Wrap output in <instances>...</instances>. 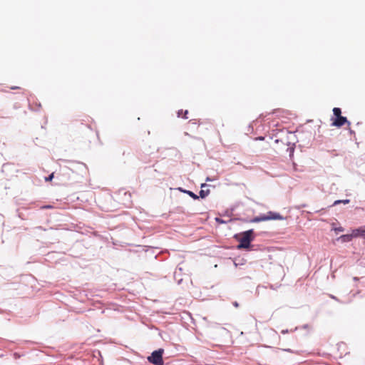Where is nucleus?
I'll list each match as a JSON object with an SVG mask.
<instances>
[{
  "mask_svg": "<svg viewBox=\"0 0 365 365\" xmlns=\"http://www.w3.org/2000/svg\"><path fill=\"white\" fill-rule=\"evenodd\" d=\"M235 238L239 241L237 249H247L250 247V242L253 240V230H249L236 235Z\"/></svg>",
  "mask_w": 365,
  "mask_h": 365,
  "instance_id": "nucleus-1",
  "label": "nucleus"
},
{
  "mask_svg": "<svg viewBox=\"0 0 365 365\" xmlns=\"http://www.w3.org/2000/svg\"><path fill=\"white\" fill-rule=\"evenodd\" d=\"M333 114L334 116L331 118L332 126L340 128L346 123H347L348 125H350L351 123L348 121L347 118L341 116V110L339 108H334Z\"/></svg>",
  "mask_w": 365,
  "mask_h": 365,
  "instance_id": "nucleus-2",
  "label": "nucleus"
},
{
  "mask_svg": "<svg viewBox=\"0 0 365 365\" xmlns=\"http://www.w3.org/2000/svg\"><path fill=\"white\" fill-rule=\"evenodd\" d=\"M164 349H159L158 350L154 351L150 356L148 357V361L155 365H164L163 359V355Z\"/></svg>",
  "mask_w": 365,
  "mask_h": 365,
  "instance_id": "nucleus-3",
  "label": "nucleus"
},
{
  "mask_svg": "<svg viewBox=\"0 0 365 365\" xmlns=\"http://www.w3.org/2000/svg\"><path fill=\"white\" fill-rule=\"evenodd\" d=\"M267 215L269 217V220H281L284 219V217L279 213L272 211L268 212Z\"/></svg>",
  "mask_w": 365,
  "mask_h": 365,
  "instance_id": "nucleus-4",
  "label": "nucleus"
},
{
  "mask_svg": "<svg viewBox=\"0 0 365 365\" xmlns=\"http://www.w3.org/2000/svg\"><path fill=\"white\" fill-rule=\"evenodd\" d=\"M353 239V235L351 234L343 235L339 237L343 242H348L351 241Z\"/></svg>",
  "mask_w": 365,
  "mask_h": 365,
  "instance_id": "nucleus-5",
  "label": "nucleus"
},
{
  "mask_svg": "<svg viewBox=\"0 0 365 365\" xmlns=\"http://www.w3.org/2000/svg\"><path fill=\"white\" fill-rule=\"evenodd\" d=\"M187 113H188V111L187 110H180L178 112V116L180 118H184V119H187L188 118V117L187 115Z\"/></svg>",
  "mask_w": 365,
  "mask_h": 365,
  "instance_id": "nucleus-6",
  "label": "nucleus"
},
{
  "mask_svg": "<svg viewBox=\"0 0 365 365\" xmlns=\"http://www.w3.org/2000/svg\"><path fill=\"white\" fill-rule=\"evenodd\" d=\"M361 230H363V229H356L353 230L351 233V235H353V238L361 236Z\"/></svg>",
  "mask_w": 365,
  "mask_h": 365,
  "instance_id": "nucleus-7",
  "label": "nucleus"
},
{
  "mask_svg": "<svg viewBox=\"0 0 365 365\" xmlns=\"http://www.w3.org/2000/svg\"><path fill=\"white\" fill-rule=\"evenodd\" d=\"M210 193V190H207L206 191H205L204 190H201L199 192L200 194V197H202V198H204L207 195H208V194Z\"/></svg>",
  "mask_w": 365,
  "mask_h": 365,
  "instance_id": "nucleus-8",
  "label": "nucleus"
},
{
  "mask_svg": "<svg viewBox=\"0 0 365 365\" xmlns=\"http://www.w3.org/2000/svg\"><path fill=\"white\" fill-rule=\"evenodd\" d=\"M187 194H188L190 197H192L193 199H195V200L198 199V197H199L197 195H196L195 193H193V192H191V191H187Z\"/></svg>",
  "mask_w": 365,
  "mask_h": 365,
  "instance_id": "nucleus-9",
  "label": "nucleus"
},
{
  "mask_svg": "<svg viewBox=\"0 0 365 365\" xmlns=\"http://www.w3.org/2000/svg\"><path fill=\"white\" fill-rule=\"evenodd\" d=\"M259 217L261 222L262 221H267V220H269V217H267V214L261 215Z\"/></svg>",
  "mask_w": 365,
  "mask_h": 365,
  "instance_id": "nucleus-10",
  "label": "nucleus"
},
{
  "mask_svg": "<svg viewBox=\"0 0 365 365\" xmlns=\"http://www.w3.org/2000/svg\"><path fill=\"white\" fill-rule=\"evenodd\" d=\"M53 177H54V173H51L48 177H46V178H45V180H46V181H51V180H52V179L53 178Z\"/></svg>",
  "mask_w": 365,
  "mask_h": 365,
  "instance_id": "nucleus-11",
  "label": "nucleus"
},
{
  "mask_svg": "<svg viewBox=\"0 0 365 365\" xmlns=\"http://www.w3.org/2000/svg\"><path fill=\"white\" fill-rule=\"evenodd\" d=\"M252 222H261L260 219L259 217H255L254 219H252L251 220Z\"/></svg>",
  "mask_w": 365,
  "mask_h": 365,
  "instance_id": "nucleus-12",
  "label": "nucleus"
},
{
  "mask_svg": "<svg viewBox=\"0 0 365 365\" xmlns=\"http://www.w3.org/2000/svg\"><path fill=\"white\" fill-rule=\"evenodd\" d=\"M335 230H336V232H342L344 230H343V228H342V227H339V228H336V229H335Z\"/></svg>",
  "mask_w": 365,
  "mask_h": 365,
  "instance_id": "nucleus-13",
  "label": "nucleus"
},
{
  "mask_svg": "<svg viewBox=\"0 0 365 365\" xmlns=\"http://www.w3.org/2000/svg\"><path fill=\"white\" fill-rule=\"evenodd\" d=\"M361 236L365 238V230H361Z\"/></svg>",
  "mask_w": 365,
  "mask_h": 365,
  "instance_id": "nucleus-14",
  "label": "nucleus"
},
{
  "mask_svg": "<svg viewBox=\"0 0 365 365\" xmlns=\"http://www.w3.org/2000/svg\"><path fill=\"white\" fill-rule=\"evenodd\" d=\"M232 304L236 308L239 307V304L237 302H234Z\"/></svg>",
  "mask_w": 365,
  "mask_h": 365,
  "instance_id": "nucleus-15",
  "label": "nucleus"
},
{
  "mask_svg": "<svg viewBox=\"0 0 365 365\" xmlns=\"http://www.w3.org/2000/svg\"><path fill=\"white\" fill-rule=\"evenodd\" d=\"M21 88L19 86H13L11 87V89L15 90V89H20Z\"/></svg>",
  "mask_w": 365,
  "mask_h": 365,
  "instance_id": "nucleus-16",
  "label": "nucleus"
},
{
  "mask_svg": "<svg viewBox=\"0 0 365 365\" xmlns=\"http://www.w3.org/2000/svg\"><path fill=\"white\" fill-rule=\"evenodd\" d=\"M52 206L51 205H47V206H43L42 208H51Z\"/></svg>",
  "mask_w": 365,
  "mask_h": 365,
  "instance_id": "nucleus-17",
  "label": "nucleus"
},
{
  "mask_svg": "<svg viewBox=\"0 0 365 365\" xmlns=\"http://www.w3.org/2000/svg\"><path fill=\"white\" fill-rule=\"evenodd\" d=\"M205 186H206V185H205V184H202L201 187H205Z\"/></svg>",
  "mask_w": 365,
  "mask_h": 365,
  "instance_id": "nucleus-18",
  "label": "nucleus"
}]
</instances>
